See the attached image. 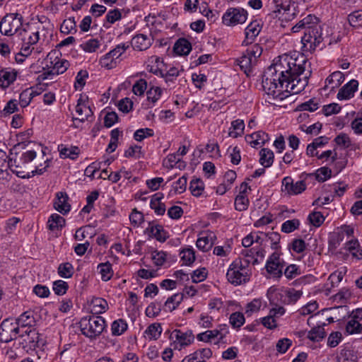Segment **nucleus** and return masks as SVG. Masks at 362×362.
<instances>
[{
    "instance_id": "obj_43",
    "label": "nucleus",
    "mask_w": 362,
    "mask_h": 362,
    "mask_svg": "<svg viewBox=\"0 0 362 362\" xmlns=\"http://www.w3.org/2000/svg\"><path fill=\"white\" fill-rule=\"evenodd\" d=\"M36 95V93L30 89H25L21 92L19 96V104L22 107H27L34 96Z\"/></svg>"
},
{
    "instance_id": "obj_7",
    "label": "nucleus",
    "mask_w": 362,
    "mask_h": 362,
    "mask_svg": "<svg viewBox=\"0 0 362 362\" xmlns=\"http://www.w3.org/2000/svg\"><path fill=\"white\" fill-rule=\"evenodd\" d=\"M22 341L20 344L24 350H33L36 347H42L45 344V341L41 338V335L38 333L35 328L26 329L21 335Z\"/></svg>"
},
{
    "instance_id": "obj_6",
    "label": "nucleus",
    "mask_w": 362,
    "mask_h": 362,
    "mask_svg": "<svg viewBox=\"0 0 362 362\" xmlns=\"http://www.w3.org/2000/svg\"><path fill=\"white\" fill-rule=\"evenodd\" d=\"M23 18L18 13L5 15L0 21V33L6 36L13 35L23 25Z\"/></svg>"
},
{
    "instance_id": "obj_62",
    "label": "nucleus",
    "mask_w": 362,
    "mask_h": 362,
    "mask_svg": "<svg viewBox=\"0 0 362 362\" xmlns=\"http://www.w3.org/2000/svg\"><path fill=\"white\" fill-rule=\"evenodd\" d=\"M319 107L318 103L315 102L314 99H310L307 102L303 103L298 106V109L301 111L307 110L313 112Z\"/></svg>"
},
{
    "instance_id": "obj_24",
    "label": "nucleus",
    "mask_w": 362,
    "mask_h": 362,
    "mask_svg": "<svg viewBox=\"0 0 362 362\" xmlns=\"http://www.w3.org/2000/svg\"><path fill=\"white\" fill-rule=\"evenodd\" d=\"M76 112L81 117L78 118L80 122H83L85 120H87L89 117L93 115V112L90 107L87 105L85 101L83 100L81 96L77 101V105L76 106Z\"/></svg>"
},
{
    "instance_id": "obj_25",
    "label": "nucleus",
    "mask_w": 362,
    "mask_h": 362,
    "mask_svg": "<svg viewBox=\"0 0 362 362\" xmlns=\"http://www.w3.org/2000/svg\"><path fill=\"white\" fill-rule=\"evenodd\" d=\"M163 194L158 192L154 194L151 199L150 207L154 210L157 215H163L165 212V205L161 200L163 199Z\"/></svg>"
},
{
    "instance_id": "obj_19",
    "label": "nucleus",
    "mask_w": 362,
    "mask_h": 362,
    "mask_svg": "<svg viewBox=\"0 0 362 362\" xmlns=\"http://www.w3.org/2000/svg\"><path fill=\"white\" fill-rule=\"evenodd\" d=\"M344 81V75L341 71H334L325 80V90L329 89L333 91L338 88Z\"/></svg>"
},
{
    "instance_id": "obj_30",
    "label": "nucleus",
    "mask_w": 362,
    "mask_h": 362,
    "mask_svg": "<svg viewBox=\"0 0 362 362\" xmlns=\"http://www.w3.org/2000/svg\"><path fill=\"white\" fill-rule=\"evenodd\" d=\"M259 163L264 168L270 167L274 162V153L268 148H262L259 151Z\"/></svg>"
},
{
    "instance_id": "obj_2",
    "label": "nucleus",
    "mask_w": 362,
    "mask_h": 362,
    "mask_svg": "<svg viewBox=\"0 0 362 362\" xmlns=\"http://www.w3.org/2000/svg\"><path fill=\"white\" fill-rule=\"evenodd\" d=\"M249 264V259H235L228 269L226 273L228 281L235 286L248 282L251 276Z\"/></svg>"
},
{
    "instance_id": "obj_33",
    "label": "nucleus",
    "mask_w": 362,
    "mask_h": 362,
    "mask_svg": "<svg viewBox=\"0 0 362 362\" xmlns=\"http://www.w3.org/2000/svg\"><path fill=\"white\" fill-rule=\"evenodd\" d=\"M127 323L124 320H116L113 321L111 325L112 334L114 336H119L127 329Z\"/></svg>"
},
{
    "instance_id": "obj_22",
    "label": "nucleus",
    "mask_w": 362,
    "mask_h": 362,
    "mask_svg": "<svg viewBox=\"0 0 362 362\" xmlns=\"http://www.w3.org/2000/svg\"><path fill=\"white\" fill-rule=\"evenodd\" d=\"M145 232L149 235V236L155 238L160 242H165L167 239V233L160 225H154L149 223L148 227L146 229Z\"/></svg>"
},
{
    "instance_id": "obj_16",
    "label": "nucleus",
    "mask_w": 362,
    "mask_h": 362,
    "mask_svg": "<svg viewBox=\"0 0 362 362\" xmlns=\"http://www.w3.org/2000/svg\"><path fill=\"white\" fill-rule=\"evenodd\" d=\"M68 200L69 197L66 192H57L54 202V209L63 214L68 213L71 209V205L68 203Z\"/></svg>"
},
{
    "instance_id": "obj_17",
    "label": "nucleus",
    "mask_w": 362,
    "mask_h": 362,
    "mask_svg": "<svg viewBox=\"0 0 362 362\" xmlns=\"http://www.w3.org/2000/svg\"><path fill=\"white\" fill-rule=\"evenodd\" d=\"M260 30L261 26L257 21L251 22L245 28V38L243 42V45L247 46L252 44L255 37L259 35Z\"/></svg>"
},
{
    "instance_id": "obj_20",
    "label": "nucleus",
    "mask_w": 362,
    "mask_h": 362,
    "mask_svg": "<svg viewBox=\"0 0 362 362\" xmlns=\"http://www.w3.org/2000/svg\"><path fill=\"white\" fill-rule=\"evenodd\" d=\"M151 44L152 40L144 34H138L132 40L133 48L139 51H144L148 49Z\"/></svg>"
},
{
    "instance_id": "obj_58",
    "label": "nucleus",
    "mask_w": 362,
    "mask_h": 362,
    "mask_svg": "<svg viewBox=\"0 0 362 362\" xmlns=\"http://www.w3.org/2000/svg\"><path fill=\"white\" fill-rule=\"evenodd\" d=\"M214 243H209L208 238L205 235L199 237L196 243L197 248L203 252L208 251L213 246Z\"/></svg>"
},
{
    "instance_id": "obj_1",
    "label": "nucleus",
    "mask_w": 362,
    "mask_h": 362,
    "mask_svg": "<svg viewBox=\"0 0 362 362\" xmlns=\"http://www.w3.org/2000/svg\"><path fill=\"white\" fill-rule=\"evenodd\" d=\"M305 59H293L288 55L279 57L277 62L269 66L264 72L262 86L269 96L282 100L288 93L298 94L308 84V75L300 77L305 71Z\"/></svg>"
},
{
    "instance_id": "obj_63",
    "label": "nucleus",
    "mask_w": 362,
    "mask_h": 362,
    "mask_svg": "<svg viewBox=\"0 0 362 362\" xmlns=\"http://www.w3.org/2000/svg\"><path fill=\"white\" fill-rule=\"evenodd\" d=\"M106 21L110 24H113L122 18V13L117 8L110 10L105 16Z\"/></svg>"
},
{
    "instance_id": "obj_12",
    "label": "nucleus",
    "mask_w": 362,
    "mask_h": 362,
    "mask_svg": "<svg viewBox=\"0 0 362 362\" xmlns=\"http://www.w3.org/2000/svg\"><path fill=\"white\" fill-rule=\"evenodd\" d=\"M172 339H175V340L178 342L180 346L179 349H180L182 346H188L194 341V337L191 330L187 331L185 332H182L180 329H175L172 334ZM175 349H178L177 344H175Z\"/></svg>"
},
{
    "instance_id": "obj_60",
    "label": "nucleus",
    "mask_w": 362,
    "mask_h": 362,
    "mask_svg": "<svg viewBox=\"0 0 362 362\" xmlns=\"http://www.w3.org/2000/svg\"><path fill=\"white\" fill-rule=\"evenodd\" d=\"M187 177L183 175L173 183V187L175 193L182 194L187 188Z\"/></svg>"
},
{
    "instance_id": "obj_27",
    "label": "nucleus",
    "mask_w": 362,
    "mask_h": 362,
    "mask_svg": "<svg viewBox=\"0 0 362 362\" xmlns=\"http://www.w3.org/2000/svg\"><path fill=\"white\" fill-rule=\"evenodd\" d=\"M173 50L177 55H187L192 50V45L187 39L180 38L175 43Z\"/></svg>"
},
{
    "instance_id": "obj_36",
    "label": "nucleus",
    "mask_w": 362,
    "mask_h": 362,
    "mask_svg": "<svg viewBox=\"0 0 362 362\" xmlns=\"http://www.w3.org/2000/svg\"><path fill=\"white\" fill-rule=\"evenodd\" d=\"M108 308L107 301L101 298H96L92 300L91 312L95 314L105 313Z\"/></svg>"
},
{
    "instance_id": "obj_11",
    "label": "nucleus",
    "mask_w": 362,
    "mask_h": 362,
    "mask_svg": "<svg viewBox=\"0 0 362 362\" xmlns=\"http://www.w3.org/2000/svg\"><path fill=\"white\" fill-rule=\"evenodd\" d=\"M282 186L284 187V189L283 190L290 195L300 194L306 189V185L303 180L293 183V180L288 176L282 180Z\"/></svg>"
},
{
    "instance_id": "obj_54",
    "label": "nucleus",
    "mask_w": 362,
    "mask_h": 362,
    "mask_svg": "<svg viewBox=\"0 0 362 362\" xmlns=\"http://www.w3.org/2000/svg\"><path fill=\"white\" fill-rule=\"evenodd\" d=\"M153 136V130L149 128H143L136 130L134 134V139L137 141H141L145 138Z\"/></svg>"
},
{
    "instance_id": "obj_35",
    "label": "nucleus",
    "mask_w": 362,
    "mask_h": 362,
    "mask_svg": "<svg viewBox=\"0 0 362 362\" xmlns=\"http://www.w3.org/2000/svg\"><path fill=\"white\" fill-rule=\"evenodd\" d=\"M98 269L101 274V279L103 281H107L112 278L113 275V270L112 264L109 262L99 264Z\"/></svg>"
},
{
    "instance_id": "obj_13",
    "label": "nucleus",
    "mask_w": 362,
    "mask_h": 362,
    "mask_svg": "<svg viewBox=\"0 0 362 362\" xmlns=\"http://www.w3.org/2000/svg\"><path fill=\"white\" fill-rule=\"evenodd\" d=\"M25 165H26L21 158L18 159L9 158L8 160V167L13 173L21 178L25 179L31 177L30 173H25Z\"/></svg>"
},
{
    "instance_id": "obj_56",
    "label": "nucleus",
    "mask_w": 362,
    "mask_h": 362,
    "mask_svg": "<svg viewBox=\"0 0 362 362\" xmlns=\"http://www.w3.org/2000/svg\"><path fill=\"white\" fill-rule=\"evenodd\" d=\"M100 42L96 39H90L81 45V47L86 52H93L99 47Z\"/></svg>"
},
{
    "instance_id": "obj_5",
    "label": "nucleus",
    "mask_w": 362,
    "mask_h": 362,
    "mask_svg": "<svg viewBox=\"0 0 362 362\" xmlns=\"http://www.w3.org/2000/svg\"><path fill=\"white\" fill-rule=\"evenodd\" d=\"M262 47L259 44H255L238 59L240 69L246 75L249 76L252 72V68L257 62V59L262 54Z\"/></svg>"
},
{
    "instance_id": "obj_23",
    "label": "nucleus",
    "mask_w": 362,
    "mask_h": 362,
    "mask_svg": "<svg viewBox=\"0 0 362 362\" xmlns=\"http://www.w3.org/2000/svg\"><path fill=\"white\" fill-rule=\"evenodd\" d=\"M21 328L28 327V329L35 328L36 320L33 312L25 311L16 319Z\"/></svg>"
},
{
    "instance_id": "obj_14",
    "label": "nucleus",
    "mask_w": 362,
    "mask_h": 362,
    "mask_svg": "<svg viewBox=\"0 0 362 362\" xmlns=\"http://www.w3.org/2000/svg\"><path fill=\"white\" fill-rule=\"evenodd\" d=\"M358 82L357 80L352 79L343 86L337 93V98L340 100H348L354 97V93L357 90Z\"/></svg>"
},
{
    "instance_id": "obj_31",
    "label": "nucleus",
    "mask_w": 362,
    "mask_h": 362,
    "mask_svg": "<svg viewBox=\"0 0 362 362\" xmlns=\"http://www.w3.org/2000/svg\"><path fill=\"white\" fill-rule=\"evenodd\" d=\"M245 124L242 119H235L231 122L228 135L233 138L240 136L243 134Z\"/></svg>"
},
{
    "instance_id": "obj_10",
    "label": "nucleus",
    "mask_w": 362,
    "mask_h": 362,
    "mask_svg": "<svg viewBox=\"0 0 362 362\" xmlns=\"http://www.w3.org/2000/svg\"><path fill=\"white\" fill-rule=\"evenodd\" d=\"M250 187L245 182L241 183L239 194L235 199V208L237 211H243L247 209L250 201L247 195Z\"/></svg>"
},
{
    "instance_id": "obj_57",
    "label": "nucleus",
    "mask_w": 362,
    "mask_h": 362,
    "mask_svg": "<svg viewBox=\"0 0 362 362\" xmlns=\"http://www.w3.org/2000/svg\"><path fill=\"white\" fill-rule=\"evenodd\" d=\"M335 143L344 148H347L351 145L349 136L345 133H340L334 139Z\"/></svg>"
},
{
    "instance_id": "obj_18",
    "label": "nucleus",
    "mask_w": 362,
    "mask_h": 362,
    "mask_svg": "<svg viewBox=\"0 0 362 362\" xmlns=\"http://www.w3.org/2000/svg\"><path fill=\"white\" fill-rule=\"evenodd\" d=\"M13 322L9 319H5L0 325V341L8 343L12 341L13 332L14 330Z\"/></svg>"
},
{
    "instance_id": "obj_61",
    "label": "nucleus",
    "mask_w": 362,
    "mask_h": 362,
    "mask_svg": "<svg viewBox=\"0 0 362 362\" xmlns=\"http://www.w3.org/2000/svg\"><path fill=\"white\" fill-rule=\"evenodd\" d=\"M332 170L327 167L319 168L315 173V177L319 182H324L331 177Z\"/></svg>"
},
{
    "instance_id": "obj_59",
    "label": "nucleus",
    "mask_w": 362,
    "mask_h": 362,
    "mask_svg": "<svg viewBox=\"0 0 362 362\" xmlns=\"http://www.w3.org/2000/svg\"><path fill=\"white\" fill-rule=\"evenodd\" d=\"M207 277V270L206 268H200L193 272L191 278L194 283L203 281Z\"/></svg>"
},
{
    "instance_id": "obj_64",
    "label": "nucleus",
    "mask_w": 362,
    "mask_h": 362,
    "mask_svg": "<svg viewBox=\"0 0 362 362\" xmlns=\"http://www.w3.org/2000/svg\"><path fill=\"white\" fill-rule=\"evenodd\" d=\"M219 332L218 330H208L206 332L197 334V338L201 341H209L218 336Z\"/></svg>"
},
{
    "instance_id": "obj_15",
    "label": "nucleus",
    "mask_w": 362,
    "mask_h": 362,
    "mask_svg": "<svg viewBox=\"0 0 362 362\" xmlns=\"http://www.w3.org/2000/svg\"><path fill=\"white\" fill-rule=\"evenodd\" d=\"M18 72L15 69L2 68L0 69V87L7 88L12 84L17 77Z\"/></svg>"
},
{
    "instance_id": "obj_47",
    "label": "nucleus",
    "mask_w": 362,
    "mask_h": 362,
    "mask_svg": "<svg viewBox=\"0 0 362 362\" xmlns=\"http://www.w3.org/2000/svg\"><path fill=\"white\" fill-rule=\"evenodd\" d=\"M299 226L300 221L298 219L288 220L281 225V231L285 233H289L298 229Z\"/></svg>"
},
{
    "instance_id": "obj_40",
    "label": "nucleus",
    "mask_w": 362,
    "mask_h": 362,
    "mask_svg": "<svg viewBox=\"0 0 362 362\" xmlns=\"http://www.w3.org/2000/svg\"><path fill=\"white\" fill-rule=\"evenodd\" d=\"M272 4H274L272 14L273 17L279 18V15L281 13V11H289L290 4L286 1L284 3L282 0H273Z\"/></svg>"
},
{
    "instance_id": "obj_42",
    "label": "nucleus",
    "mask_w": 362,
    "mask_h": 362,
    "mask_svg": "<svg viewBox=\"0 0 362 362\" xmlns=\"http://www.w3.org/2000/svg\"><path fill=\"white\" fill-rule=\"evenodd\" d=\"M180 255L183 264L187 266L191 265L195 261V252L192 247L182 250Z\"/></svg>"
},
{
    "instance_id": "obj_3",
    "label": "nucleus",
    "mask_w": 362,
    "mask_h": 362,
    "mask_svg": "<svg viewBox=\"0 0 362 362\" xmlns=\"http://www.w3.org/2000/svg\"><path fill=\"white\" fill-rule=\"evenodd\" d=\"M105 319L97 315L83 317L79 322L82 334L91 339L99 337L105 329Z\"/></svg>"
},
{
    "instance_id": "obj_41",
    "label": "nucleus",
    "mask_w": 362,
    "mask_h": 362,
    "mask_svg": "<svg viewBox=\"0 0 362 362\" xmlns=\"http://www.w3.org/2000/svg\"><path fill=\"white\" fill-rule=\"evenodd\" d=\"M57 272L62 278H71L74 274V267L69 262L62 263L58 267Z\"/></svg>"
},
{
    "instance_id": "obj_46",
    "label": "nucleus",
    "mask_w": 362,
    "mask_h": 362,
    "mask_svg": "<svg viewBox=\"0 0 362 362\" xmlns=\"http://www.w3.org/2000/svg\"><path fill=\"white\" fill-rule=\"evenodd\" d=\"M162 89L158 86H152L146 92L147 100L148 102L152 103V104H155L160 98L162 95Z\"/></svg>"
},
{
    "instance_id": "obj_52",
    "label": "nucleus",
    "mask_w": 362,
    "mask_h": 362,
    "mask_svg": "<svg viewBox=\"0 0 362 362\" xmlns=\"http://www.w3.org/2000/svg\"><path fill=\"white\" fill-rule=\"evenodd\" d=\"M69 288L68 284L63 280H57L53 282V291L58 296L65 294Z\"/></svg>"
},
{
    "instance_id": "obj_9",
    "label": "nucleus",
    "mask_w": 362,
    "mask_h": 362,
    "mask_svg": "<svg viewBox=\"0 0 362 362\" xmlns=\"http://www.w3.org/2000/svg\"><path fill=\"white\" fill-rule=\"evenodd\" d=\"M247 12L242 8H229L223 14L222 20L223 24L228 26H234L242 24L247 20Z\"/></svg>"
},
{
    "instance_id": "obj_34",
    "label": "nucleus",
    "mask_w": 362,
    "mask_h": 362,
    "mask_svg": "<svg viewBox=\"0 0 362 362\" xmlns=\"http://www.w3.org/2000/svg\"><path fill=\"white\" fill-rule=\"evenodd\" d=\"M162 332V327L160 323L150 325L145 331V334L150 340L158 339Z\"/></svg>"
},
{
    "instance_id": "obj_26",
    "label": "nucleus",
    "mask_w": 362,
    "mask_h": 362,
    "mask_svg": "<svg viewBox=\"0 0 362 362\" xmlns=\"http://www.w3.org/2000/svg\"><path fill=\"white\" fill-rule=\"evenodd\" d=\"M268 139V134L261 131L254 132L245 136L246 141L253 148L259 144L264 145Z\"/></svg>"
},
{
    "instance_id": "obj_48",
    "label": "nucleus",
    "mask_w": 362,
    "mask_h": 362,
    "mask_svg": "<svg viewBox=\"0 0 362 362\" xmlns=\"http://www.w3.org/2000/svg\"><path fill=\"white\" fill-rule=\"evenodd\" d=\"M283 274H284L288 279H293L300 274V270L298 266L291 264L283 270Z\"/></svg>"
},
{
    "instance_id": "obj_51",
    "label": "nucleus",
    "mask_w": 362,
    "mask_h": 362,
    "mask_svg": "<svg viewBox=\"0 0 362 362\" xmlns=\"http://www.w3.org/2000/svg\"><path fill=\"white\" fill-rule=\"evenodd\" d=\"M308 219L315 227H320L325 221V217L320 211H313L310 214Z\"/></svg>"
},
{
    "instance_id": "obj_39",
    "label": "nucleus",
    "mask_w": 362,
    "mask_h": 362,
    "mask_svg": "<svg viewBox=\"0 0 362 362\" xmlns=\"http://www.w3.org/2000/svg\"><path fill=\"white\" fill-rule=\"evenodd\" d=\"M184 294L175 293L171 297L168 298L165 303V306L168 308V310L172 312L174 310L183 299Z\"/></svg>"
},
{
    "instance_id": "obj_32",
    "label": "nucleus",
    "mask_w": 362,
    "mask_h": 362,
    "mask_svg": "<svg viewBox=\"0 0 362 362\" xmlns=\"http://www.w3.org/2000/svg\"><path fill=\"white\" fill-rule=\"evenodd\" d=\"M326 336L323 326H316L311 329L308 333L307 337L315 342L322 340Z\"/></svg>"
},
{
    "instance_id": "obj_55",
    "label": "nucleus",
    "mask_w": 362,
    "mask_h": 362,
    "mask_svg": "<svg viewBox=\"0 0 362 362\" xmlns=\"http://www.w3.org/2000/svg\"><path fill=\"white\" fill-rule=\"evenodd\" d=\"M147 88V82L145 79L138 80L132 87L133 93L136 95H143Z\"/></svg>"
},
{
    "instance_id": "obj_45",
    "label": "nucleus",
    "mask_w": 362,
    "mask_h": 362,
    "mask_svg": "<svg viewBox=\"0 0 362 362\" xmlns=\"http://www.w3.org/2000/svg\"><path fill=\"white\" fill-rule=\"evenodd\" d=\"M347 18L351 26L354 28L362 26V11H355L350 13Z\"/></svg>"
},
{
    "instance_id": "obj_29",
    "label": "nucleus",
    "mask_w": 362,
    "mask_h": 362,
    "mask_svg": "<svg viewBox=\"0 0 362 362\" xmlns=\"http://www.w3.org/2000/svg\"><path fill=\"white\" fill-rule=\"evenodd\" d=\"M65 219L57 214H52L47 221L48 228L50 230L61 229L65 226Z\"/></svg>"
},
{
    "instance_id": "obj_50",
    "label": "nucleus",
    "mask_w": 362,
    "mask_h": 362,
    "mask_svg": "<svg viewBox=\"0 0 362 362\" xmlns=\"http://www.w3.org/2000/svg\"><path fill=\"white\" fill-rule=\"evenodd\" d=\"M230 323L234 328H240L245 322V317L242 313L235 312L230 316Z\"/></svg>"
},
{
    "instance_id": "obj_38",
    "label": "nucleus",
    "mask_w": 362,
    "mask_h": 362,
    "mask_svg": "<svg viewBox=\"0 0 362 362\" xmlns=\"http://www.w3.org/2000/svg\"><path fill=\"white\" fill-rule=\"evenodd\" d=\"M346 332L349 334H361L362 324L351 317L346 322Z\"/></svg>"
},
{
    "instance_id": "obj_4",
    "label": "nucleus",
    "mask_w": 362,
    "mask_h": 362,
    "mask_svg": "<svg viewBox=\"0 0 362 362\" xmlns=\"http://www.w3.org/2000/svg\"><path fill=\"white\" fill-rule=\"evenodd\" d=\"M322 28L317 23L307 26L301 38L303 49L305 52H314L323 41Z\"/></svg>"
},
{
    "instance_id": "obj_49",
    "label": "nucleus",
    "mask_w": 362,
    "mask_h": 362,
    "mask_svg": "<svg viewBox=\"0 0 362 362\" xmlns=\"http://www.w3.org/2000/svg\"><path fill=\"white\" fill-rule=\"evenodd\" d=\"M100 64L102 67L107 69H111L116 66L117 62L115 57L112 55H109V52L104 55L100 59Z\"/></svg>"
},
{
    "instance_id": "obj_37",
    "label": "nucleus",
    "mask_w": 362,
    "mask_h": 362,
    "mask_svg": "<svg viewBox=\"0 0 362 362\" xmlns=\"http://www.w3.org/2000/svg\"><path fill=\"white\" fill-rule=\"evenodd\" d=\"M60 31L66 35L76 33V22L74 17L65 19L60 27Z\"/></svg>"
},
{
    "instance_id": "obj_28",
    "label": "nucleus",
    "mask_w": 362,
    "mask_h": 362,
    "mask_svg": "<svg viewBox=\"0 0 362 362\" xmlns=\"http://www.w3.org/2000/svg\"><path fill=\"white\" fill-rule=\"evenodd\" d=\"M60 157L63 158H70L71 160H76L79 153L80 149L78 146H71L70 148L61 144L58 146Z\"/></svg>"
},
{
    "instance_id": "obj_44",
    "label": "nucleus",
    "mask_w": 362,
    "mask_h": 362,
    "mask_svg": "<svg viewBox=\"0 0 362 362\" xmlns=\"http://www.w3.org/2000/svg\"><path fill=\"white\" fill-rule=\"evenodd\" d=\"M204 189V185L202 180L194 179L190 182L189 189L192 195L199 197Z\"/></svg>"
},
{
    "instance_id": "obj_53",
    "label": "nucleus",
    "mask_w": 362,
    "mask_h": 362,
    "mask_svg": "<svg viewBox=\"0 0 362 362\" xmlns=\"http://www.w3.org/2000/svg\"><path fill=\"white\" fill-rule=\"evenodd\" d=\"M313 18H316L315 16L312 15H308L305 18H304L303 20L300 21L298 23H296L293 28H292V32L293 33H298L300 31L301 28L304 29L305 30V28L307 26L313 24L311 23V21Z\"/></svg>"
},
{
    "instance_id": "obj_8",
    "label": "nucleus",
    "mask_w": 362,
    "mask_h": 362,
    "mask_svg": "<svg viewBox=\"0 0 362 362\" xmlns=\"http://www.w3.org/2000/svg\"><path fill=\"white\" fill-rule=\"evenodd\" d=\"M285 266L284 260L280 257L277 252H273L266 262L265 269L267 272L274 279H279L283 275V270Z\"/></svg>"
},
{
    "instance_id": "obj_21",
    "label": "nucleus",
    "mask_w": 362,
    "mask_h": 362,
    "mask_svg": "<svg viewBox=\"0 0 362 362\" xmlns=\"http://www.w3.org/2000/svg\"><path fill=\"white\" fill-rule=\"evenodd\" d=\"M69 66V62L66 59H62L57 62L52 69L47 71H45L40 75V77L44 79H47L50 76L59 75L64 73Z\"/></svg>"
}]
</instances>
